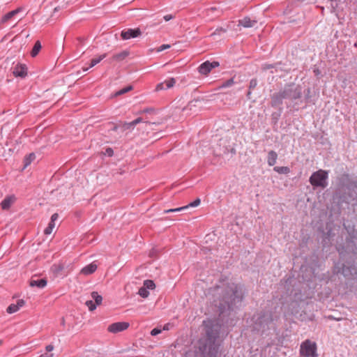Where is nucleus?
<instances>
[{
	"mask_svg": "<svg viewBox=\"0 0 357 357\" xmlns=\"http://www.w3.org/2000/svg\"><path fill=\"white\" fill-rule=\"evenodd\" d=\"M132 89V86H128L127 87H125V88L121 89L120 91H117L116 95V96H120V95L124 94V93L131 91Z\"/></svg>",
	"mask_w": 357,
	"mask_h": 357,
	"instance_id": "obj_29",
	"label": "nucleus"
},
{
	"mask_svg": "<svg viewBox=\"0 0 357 357\" xmlns=\"http://www.w3.org/2000/svg\"><path fill=\"white\" fill-rule=\"evenodd\" d=\"M85 304L89 307L90 311H93L96 308V305L91 300L86 301Z\"/></svg>",
	"mask_w": 357,
	"mask_h": 357,
	"instance_id": "obj_30",
	"label": "nucleus"
},
{
	"mask_svg": "<svg viewBox=\"0 0 357 357\" xmlns=\"http://www.w3.org/2000/svg\"><path fill=\"white\" fill-rule=\"evenodd\" d=\"M301 96V89L299 86L289 85L284 89L283 91L275 93L273 96V105L278 104L282 99L288 98L291 100H296Z\"/></svg>",
	"mask_w": 357,
	"mask_h": 357,
	"instance_id": "obj_3",
	"label": "nucleus"
},
{
	"mask_svg": "<svg viewBox=\"0 0 357 357\" xmlns=\"http://www.w3.org/2000/svg\"><path fill=\"white\" fill-rule=\"evenodd\" d=\"M15 201V197L14 195L7 196L1 202V206L3 210H8L12 204Z\"/></svg>",
	"mask_w": 357,
	"mask_h": 357,
	"instance_id": "obj_10",
	"label": "nucleus"
},
{
	"mask_svg": "<svg viewBox=\"0 0 357 357\" xmlns=\"http://www.w3.org/2000/svg\"><path fill=\"white\" fill-rule=\"evenodd\" d=\"M59 218V215L57 213H54L52 217H51V220L50 222H54Z\"/></svg>",
	"mask_w": 357,
	"mask_h": 357,
	"instance_id": "obj_37",
	"label": "nucleus"
},
{
	"mask_svg": "<svg viewBox=\"0 0 357 357\" xmlns=\"http://www.w3.org/2000/svg\"><path fill=\"white\" fill-rule=\"evenodd\" d=\"M23 74H24V77L25 76V75L26 74V73L25 72V67L24 66V72H23Z\"/></svg>",
	"mask_w": 357,
	"mask_h": 357,
	"instance_id": "obj_47",
	"label": "nucleus"
},
{
	"mask_svg": "<svg viewBox=\"0 0 357 357\" xmlns=\"http://www.w3.org/2000/svg\"><path fill=\"white\" fill-rule=\"evenodd\" d=\"M41 44H40V42L39 40L36 41L33 47L32 48L31 51V56L32 57H35L36 56L39 52L41 50Z\"/></svg>",
	"mask_w": 357,
	"mask_h": 357,
	"instance_id": "obj_18",
	"label": "nucleus"
},
{
	"mask_svg": "<svg viewBox=\"0 0 357 357\" xmlns=\"http://www.w3.org/2000/svg\"><path fill=\"white\" fill-rule=\"evenodd\" d=\"M57 266H58V271H61L63 268V266L61 264H59Z\"/></svg>",
	"mask_w": 357,
	"mask_h": 357,
	"instance_id": "obj_45",
	"label": "nucleus"
},
{
	"mask_svg": "<svg viewBox=\"0 0 357 357\" xmlns=\"http://www.w3.org/2000/svg\"><path fill=\"white\" fill-rule=\"evenodd\" d=\"M22 299H20V300L17 301V305H15V304L10 305L7 307L6 311L8 313L12 314V313L17 312L19 310L20 307H22Z\"/></svg>",
	"mask_w": 357,
	"mask_h": 357,
	"instance_id": "obj_14",
	"label": "nucleus"
},
{
	"mask_svg": "<svg viewBox=\"0 0 357 357\" xmlns=\"http://www.w3.org/2000/svg\"><path fill=\"white\" fill-rule=\"evenodd\" d=\"M142 121V118H137L135 120L130 122V124H132V125H133V126H135L137 124L141 123Z\"/></svg>",
	"mask_w": 357,
	"mask_h": 357,
	"instance_id": "obj_35",
	"label": "nucleus"
},
{
	"mask_svg": "<svg viewBox=\"0 0 357 357\" xmlns=\"http://www.w3.org/2000/svg\"><path fill=\"white\" fill-rule=\"evenodd\" d=\"M130 326V324L128 322L126 321H119V322H115L112 324H110L108 328L107 331L109 333H117L119 332L124 331L127 330Z\"/></svg>",
	"mask_w": 357,
	"mask_h": 357,
	"instance_id": "obj_6",
	"label": "nucleus"
},
{
	"mask_svg": "<svg viewBox=\"0 0 357 357\" xmlns=\"http://www.w3.org/2000/svg\"><path fill=\"white\" fill-rule=\"evenodd\" d=\"M97 267H98L97 265L93 262V263L84 266L81 270V273L84 275H88L90 274H92L96 271Z\"/></svg>",
	"mask_w": 357,
	"mask_h": 357,
	"instance_id": "obj_12",
	"label": "nucleus"
},
{
	"mask_svg": "<svg viewBox=\"0 0 357 357\" xmlns=\"http://www.w3.org/2000/svg\"><path fill=\"white\" fill-rule=\"evenodd\" d=\"M166 88L165 87V83L164 82H161V83H159L156 85L155 86V91H161V90H164Z\"/></svg>",
	"mask_w": 357,
	"mask_h": 357,
	"instance_id": "obj_33",
	"label": "nucleus"
},
{
	"mask_svg": "<svg viewBox=\"0 0 357 357\" xmlns=\"http://www.w3.org/2000/svg\"><path fill=\"white\" fill-rule=\"evenodd\" d=\"M91 298L95 301L96 305H100L102 301V298L100 295L98 294L96 291H93L91 293Z\"/></svg>",
	"mask_w": 357,
	"mask_h": 357,
	"instance_id": "obj_23",
	"label": "nucleus"
},
{
	"mask_svg": "<svg viewBox=\"0 0 357 357\" xmlns=\"http://www.w3.org/2000/svg\"><path fill=\"white\" fill-rule=\"evenodd\" d=\"M20 10H21V8H18L17 9H15L14 10L8 12L4 16H3V17L1 19V22H6L10 19H11L14 15H15L17 13H18L20 11Z\"/></svg>",
	"mask_w": 357,
	"mask_h": 357,
	"instance_id": "obj_16",
	"label": "nucleus"
},
{
	"mask_svg": "<svg viewBox=\"0 0 357 357\" xmlns=\"http://www.w3.org/2000/svg\"><path fill=\"white\" fill-rule=\"evenodd\" d=\"M243 295L242 287L232 283L227 287L223 299L227 303L228 307L231 308L242 301Z\"/></svg>",
	"mask_w": 357,
	"mask_h": 357,
	"instance_id": "obj_2",
	"label": "nucleus"
},
{
	"mask_svg": "<svg viewBox=\"0 0 357 357\" xmlns=\"http://www.w3.org/2000/svg\"><path fill=\"white\" fill-rule=\"evenodd\" d=\"M128 56V52L123 51L120 53L116 54L112 56V60L121 61L124 60Z\"/></svg>",
	"mask_w": 357,
	"mask_h": 357,
	"instance_id": "obj_17",
	"label": "nucleus"
},
{
	"mask_svg": "<svg viewBox=\"0 0 357 357\" xmlns=\"http://www.w3.org/2000/svg\"><path fill=\"white\" fill-rule=\"evenodd\" d=\"M170 47V45H162L161 46H160L158 49V52H162L166 49H168Z\"/></svg>",
	"mask_w": 357,
	"mask_h": 357,
	"instance_id": "obj_34",
	"label": "nucleus"
},
{
	"mask_svg": "<svg viewBox=\"0 0 357 357\" xmlns=\"http://www.w3.org/2000/svg\"><path fill=\"white\" fill-rule=\"evenodd\" d=\"M256 85V81L255 80H252L250 82V86H255Z\"/></svg>",
	"mask_w": 357,
	"mask_h": 357,
	"instance_id": "obj_42",
	"label": "nucleus"
},
{
	"mask_svg": "<svg viewBox=\"0 0 357 357\" xmlns=\"http://www.w3.org/2000/svg\"><path fill=\"white\" fill-rule=\"evenodd\" d=\"M106 56H107L106 54H103L99 55V56L93 58V59H91L89 68H92L94 66H96V64H98V63H100L103 59H105L106 57Z\"/></svg>",
	"mask_w": 357,
	"mask_h": 357,
	"instance_id": "obj_20",
	"label": "nucleus"
},
{
	"mask_svg": "<svg viewBox=\"0 0 357 357\" xmlns=\"http://www.w3.org/2000/svg\"><path fill=\"white\" fill-rule=\"evenodd\" d=\"M328 173L326 170L319 169L310 177L309 181L314 187L325 188L328 185Z\"/></svg>",
	"mask_w": 357,
	"mask_h": 357,
	"instance_id": "obj_4",
	"label": "nucleus"
},
{
	"mask_svg": "<svg viewBox=\"0 0 357 357\" xmlns=\"http://www.w3.org/2000/svg\"><path fill=\"white\" fill-rule=\"evenodd\" d=\"M172 212H174L173 208L164 211L165 213H172Z\"/></svg>",
	"mask_w": 357,
	"mask_h": 357,
	"instance_id": "obj_43",
	"label": "nucleus"
},
{
	"mask_svg": "<svg viewBox=\"0 0 357 357\" xmlns=\"http://www.w3.org/2000/svg\"><path fill=\"white\" fill-rule=\"evenodd\" d=\"M153 112V109H144L142 111L143 113H145V112Z\"/></svg>",
	"mask_w": 357,
	"mask_h": 357,
	"instance_id": "obj_40",
	"label": "nucleus"
},
{
	"mask_svg": "<svg viewBox=\"0 0 357 357\" xmlns=\"http://www.w3.org/2000/svg\"><path fill=\"white\" fill-rule=\"evenodd\" d=\"M139 296L142 298H147L149 295V291L144 287H142L138 291Z\"/></svg>",
	"mask_w": 357,
	"mask_h": 357,
	"instance_id": "obj_26",
	"label": "nucleus"
},
{
	"mask_svg": "<svg viewBox=\"0 0 357 357\" xmlns=\"http://www.w3.org/2000/svg\"><path fill=\"white\" fill-rule=\"evenodd\" d=\"M143 287H146L148 289H154L155 288V284L153 280H146L144 281Z\"/></svg>",
	"mask_w": 357,
	"mask_h": 357,
	"instance_id": "obj_24",
	"label": "nucleus"
},
{
	"mask_svg": "<svg viewBox=\"0 0 357 357\" xmlns=\"http://www.w3.org/2000/svg\"><path fill=\"white\" fill-rule=\"evenodd\" d=\"M131 127H133V125L130 124V123H126V122H125V123H123V128L124 129H129V128H130Z\"/></svg>",
	"mask_w": 357,
	"mask_h": 357,
	"instance_id": "obj_36",
	"label": "nucleus"
},
{
	"mask_svg": "<svg viewBox=\"0 0 357 357\" xmlns=\"http://www.w3.org/2000/svg\"><path fill=\"white\" fill-rule=\"evenodd\" d=\"M218 337L217 332L209 333L207 331L206 339L204 340L203 345L196 352V357H215L218 352V346L215 340Z\"/></svg>",
	"mask_w": 357,
	"mask_h": 357,
	"instance_id": "obj_1",
	"label": "nucleus"
},
{
	"mask_svg": "<svg viewBox=\"0 0 357 357\" xmlns=\"http://www.w3.org/2000/svg\"><path fill=\"white\" fill-rule=\"evenodd\" d=\"M201 203V200L199 198L196 199L194 202L190 203L189 204L186 205L188 206V208L189 207H196L198 206Z\"/></svg>",
	"mask_w": 357,
	"mask_h": 357,
	"instance_id": "obj_31",
	"label": "nucleus"
},
{
	"mask_svg": "<svg viewBox=\"0 0 357 357\" xmlns=\"http://www.w3.org/2000/svg\"><path fill=\"white\" fill-rule=\"evenodd\" d=\"M47 280L45 279H40L38 278H32L29 281L31 287H37L40 289L44 288L47 285Z\"/></svg>",
	"mask_w": 357,
	"mask_h": 357,
	"instance_id": "obj_9",
	"label": "nucleus"
},
{
	"mask_svg": "<svg viewBox=\"0 0 357 357\" xmlns=\"http://www.w3.org/2000/svg\"><path fill=\"white\" fill-rule=\"evenodd\" d=\"M317 349L315 342L307 340L301 344L300 354L303 357H317Z\"/></svg>",
	"mask_w": 357,
	"mask_h": 357,
	"instance_id": "obj_5",
	"label": "nucleus"
},
{
	"mask_svg": "<svg viewBox=\"0 0 357 357\" xmlns=\"http://www.w3.org/2000/svg\"><path fill=\"white\" fill-rule=\"evenodd\" d=\"M2 342H3L2 340H0V345L2 344Z\"/></svg>",
	"mask_w": 357,
	"mask_h": 357,
	"instance_id": "obj_49",
	"label": "nucleus"
},
{
	"mask_svg": "<svg viewBox=\"0 0 357 357\" xmlns=\"http://www.w3.org/2000/svg\"><path fill=\"white\" fill-rule=\"evenodd\" d=\"M36 159V155L33 153H30L24 160V169L27 167Z\"/></svg>",
	"mask_w": 357,
	"mask_h": 357,
	"instance_id": "obj_22",
	"label": "nucleus"
},
{
	"mask_svg": "<svg viewBox=\"0 0 357 357\" xmlns=\"http://www.w3.org/2000/svg\"><path fill=\"white\" fill-rule=\"evenodd\" d=\"M218 66H219V63L218 61L210 62L207 61L199 66L198 70L200 74L206 75L211 71L213 68H215Z\"/></svg>",
	"mask_w": 357,
	"mask_h": 357,
	"instance_id": "obj_7",
	"label": "nucleus"
},
{
	"mask_svg": "<svg viewBox=\"0 0 357 357\" xmlns=\"http://www.w3.org/2000/svg\"><path fill=\"white\" fill-rule=\"evenodd\" d=\"M164 83H165V84L166 86V87H165L166 89H170V88L174 86V85L176 83V80H175L174 78H170V79H169L167 80H165L164 82Z\"/></svg>",
	"mask_w": 357,
	"mask_h": 357,
	"instance_id": "obj_27",
	"label": "nucleus"
},
{
	"mask_svg": "<svg viewBox=\"0 0 357 357\" xmlns=\"http://www.w3.org/2000/svg\"><path fill=\"white\" fill-rule=\"evenodd\" d=\"M142 31L139 28L132 29H128L123 30L121 33V36L123 40H128L133 38H137L141 36Z\"/></svg>",
	"mask_w": 357,
	"mask_h": 357,
	"instance_id": "obj_8",
	"label": "nucleus"
},
{
	"mask_svg": "<svg viewBox=\"0 0 357 357\" xmlns=\"http://www.w3.org/2000/svg\"><path fill=\"white\" fill-rule=\"evenodd\" d=\"M54 227H55V222H50L47 227L45 228V229L44 230V234L46 235H49V234H52Z\"/></svg>",
	"mask_w": 357,
	"mask_h": 357,
	"instance_id": "obj_25",
	"label": "nucleus"
},
{
	"mask_svg": "<svg viewBox=\"0 0 357 357\" xmlns=\"http://www.w3.org/2000/svg\"><path fill=\"white\" fill-rule=\"evenodd\" d=\"M162 329L159 328H155L151 331V335L153 336H155L160 334L162 332Z\"/></svg>",
	"mask_w": 357,
	"mask_h": 357,
	"instance_id": "obj_32",
	"label": "nucleus"
},
{
	"mask_svg": "<svg viewBox=\"0 0 357 357\" xmlns=\"http://www.w3.org/2000/svg\"><path fill=\"white\" fill-rule=\"evenodd\" d=\"M89 69V68H84V70L86 71Z\"/></svg>",
	"mask_w": 357,
	"mask_h": 357,
	"instance_id": "obj_48",
	"label": "nucleus"
},
{
	"mask_svg": "<svg viewBox=\"0 0 357 357\" xmlns=\"http://www.w3.org/2000/svg\"><path fill=\"white\" fill-rule=\"evenodd\" d=\"M13 74L15 77H22V63L18 62L15 67L12 68Z\"/></svg>",
	"mask_w": 357,
	"mask_h": 357,
	"instance_id": "obj_15",
	"label": "nucleus"
},
{
	"mask_svg": "<svg viewBox=\"0 0 357 357\" xmlns=\"http://www.w3.org/2000/svg\"><path fill=\"white\" fill-rule=\"evenodd\" d=\"M273 170L278 174H287L290 172V169L288 167H275Z\"/></svg>",
	"mask_w": 357,
	"mask_h": 357,
	"instance_id": "obj_21",
	"label": "nucleus"
},
{
	"mask_svg": "<svg viewBox=\"0 0 357 357\" xmlns=\"http://www.w3.org/2000/svg\"><path fill=\"white\" fill-rule=\"evenodd\" d=\"M257 20H251L248 17H245L238 21V25H241L245 28L253 27L257 24Z\"/></svg>",
	"mask_w": 357,
	"mask_h": 357,
	"instance_id": "obj_11",
	"label": "nucleus"
},
{
	"mask_svg": "<svg viewBox=\"0 0 357 357\" xmlns=\"http://www.w3.org/2000/svg\"><path fill=\"white\" fill-rule=\"evenodd\" d=\"M107 152L108 153V154H109V155H112V153H113V151H112V150L111 149H107Z\"/></svg>",
	"mask_w": 357,
	"mask_h": 357,
	"instance_id": "obj_41",
	"label": "nucleus"
},
{
	"mask_svg": "<svg viewBox=\"0 0 357 357\" xmlns=\"http://www.w3.org/2000/svg\"><path fill=\"white\" fill-rule=\"evenodd\" d=\"M234 83V79L233 78H231L228 80H227L226 82H223L220 86V89H222V88H227V87H229L231 86V85H233Z\"/></svg>",
	"mask_w": 357,
	"mask_h": 357,
	"instance_id": "obj_28",
	"label": "nucleus"
},
{
	"mask_svg": "<svg viewBox=\"0 0 357 357\" xmlns=\"http://www.w3.org/2000/svg\"><path fill=\"white\" fill-rule=\"evenodd\" d=\"M162 330H165V331L169 330V324L165 325Z\"/></svg>",
	"mask_w": 357,
	"mask_h": 357,
	"instance_id": "obj_44",
	"label": "nucleus"
},
{
	"mask_svg": "<svg viewBox=\"0 0 357 357\" xmlns=\"http://www.w3.org/2000/svg\"><path fill=\"white\" fill-rule=\"evenodd\" d=\"M278 154L274 151H270L267 156V162L269 166H273L277 161Z\"/></svg>",
	"mask_w": 357,
	"mask_h": 357,
	"instance_id": "obj_13",
	"label": "nucleus"
},
{
	"mask_svg": "<svg viewBox=\"0 0 357 357\" xmlns=\"http://www.w3.org/2000/svg\"><path fill=\"white\" fill-rule=\"evenodd\" d=\"M219 31L225 32V29H224L222 28H220V29H216V31Z\"/></svg>",
	"mask_w": 357,
	"mask_h": 357,
	"instance_id": "obj_46",
	"label": "nucleus"
},
{
	"mask_svg": "<svg viewBox=\"0 0 357 357\" xmlns=\"http://www.w3.org/2000/svg\"><path fill=\"white\" fill-rule=\"evenodd\" d=\"M186 208H188V206H182V207H179V208H173V211H174V212H178V211H181Z\"/></svg>",
	"mask_w": 357,
	"mask_h": 357,
	"instance_id": "obj_38",
	"label": "nucleus"
},
{
	"mask_svg": "<svg viewBox=\"0 0 357 357\" xmlns=\"http://www.w3.org/2000/svg\"><path fill=\"white\" fill-rule=\"evenodd\" d=\"M54 347L52 344H49L45 347L46 352L41 354L40 357H54V355L52 353V351L54 350Z\"/></svg>",
	"mask_w": 357,
	"mask_h": 357,
	"instance_id": "obj_19",
	"label": "nucleus"
},
{
	"mask_svg": "<svg viewBox=\"0 0 357 357\" xmlns=\"http://www.w3.org/2000/svg\"><path fill=\"white\" fill-rule=\"evenodd\" d=\"M173 18V16L172 15H166L164 16V20L165 21H169Z\"/></svg>",
	"mask_w": 357,
	"mask_h": 357,
	"instance_id": "obj_39",
	"label": "nucleus"
}]
</instances>
